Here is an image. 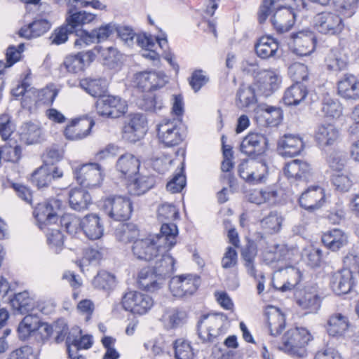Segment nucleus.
I'll return each instance as SVG.
<instances>
[{
  "instance_id": "nucleus-1",
  "label": "nucleus",
  "mask_w": 359,
  "mask_h": 359,
  "mask_svg": "<svg viewBox=\"0 0 359 359\" xmlns=\"http://www.w3.org/2000/svg\"><path fill=\"white\" fill-rule=\"evenodd\" d=\"M178 229L175 224L163 223L159 234L136 239L132 245L133 255L140 260L150 261L158 252L170 250L177 243Z\"/></svg>"
},
{
  "instance_id": "nucleus-2",
  "label": "nucleus",
  "mask_w": 359,
  "mask_h": 359,
  "mask_svg": "<svg viewBox=\"0 0 359 359\" xmlns=\"http://www.w3.org/2000/svg\"><path fill=\"white\" fill-rule=\"evenodd\" d=\"M313 339L310 332L304 327L287 331L282 339L281 349L287 354L303 358L306 355V346Z\"/></svg>"
},
{
  "instance_id": "nucleus-3",
  "label": "nucleus",
  "mask_w": 359,
  "mask_h": 359,
  "mask_svg": "<svg viewBox=\"0 0 359 359\" xmlns=\"http://www.w3.org/2000/svg\"><path fill=\"white\" fill-rule=\"evenodd\" d=\"M157 137L165 147L179 145L184 139L181 118H165L156 125Z\"/></svg>"
},
{
  "instance_id": "nucleus-4",
  "label": "nucleus",
  "mask_w": 359,
  "mask_h": 359,
  "mask_svg": "<svg viewBox=\"0 0 359 359\" xmlns=\"http://www.w3.org/2000/svg\"><path fill=\"white\" fill-rule=\"evenodd\" d=\"M313 27L318 33L327 36H338L344 29L342 17L336 12L323 11L313 18Z\"/></svg>"
},
{
  "instance_id": "nucleus-5",
  "label": "nucleus",
  "mask_w": 359,
  "mask_h": 359,
  "mask_svg": "<svg viewBox=\"0 0 359 359\" xmlns=\"http://www.w3.org/2000/svg\"><path fill=\"white\" fill-rule=\"evenodd\" d=\"M201 285V278L194 273H184L173 276L169 282V290L177 298L193 295Z\"/></svg>"
},
{
  "instance_id": "nucleus-6",
  "label": "nucleus",
  "mask_w": 359,
  "mask_h": 359,
  "mask_svg": "<svg viewBox=\"0 0 359 359\" xmlns=\"http://www.w3.org/2000/svg\"><path fill=\"white\" fill-rule=\"evenodd\" d=\"M77 182L84 188H95L102 184L104 173L101 165L96 163L81 165L74 169Z\"/></svg>"
},
{
  "instance_id": "nucleus-7",
  "label": "nucleus",
  "mask_w": 359,
  "mask_h": 359,
  "mask_svg": "<svg viewBox=\"0 0 359 359\" xmlns=\"http://www.w3.org/2000/svg\"><path fill=\"white\" fill-rule=\"evenodd\" d=\"M102 208L111 219L124 221L130 217L133 205L130 199L126 196H111L104 200Z\"/></svg>"
},
{
  "instance_id": "nucleus-8",
  "label": "nucleus",
  "mask_w": 359,
  "mask_h": 359,
  "mask_svg": "<svg viewBox=\"0 0 359 359\" xmlns=\"http://www.w3.org/2000/svg\"><path fill=\"white\" fill-rule=\"evenodd\" d=\"M294 302L305 314L316 313L321 306L322 298L316 285H307L295 291Z\"/></svg>"
},
{
  "instance_id": "nucleus-9",
  "label": "nucleus",
  "mask_w": 359,
  "mask_h": 359,
  "mask_svg": "<svg viewBox=\"0 0 359 359\" xmlns=\"http://www.w3.org/2000/svg\"><path fill=\"white\" fill-rule=\"evenodd\" d=\"M121 304L125 311L134 315L147 313L154 306L153 299L137 291H129L122 297Z\"/></svg>"
},
{
  "instance_id": "nucleus-10",
  "label": "nucleus",
  "mask_w": 359,
  "mask_h": 359,
  "mask_svg": "<svg viewBox=\"0 0 359 359\" xmlns=\"http://www.w3.org/2000/svg\"><path fill=\"white\" fill-rule=\"evenodd\" d=\"M257 90L264 96H269L280 86L282 76L278 69H261L255 76Z\"/></svg>"
},
{
  "instance_id": "nucleus-11",
  "label": "nucleus",
  "mask_w": 359,
  "mask_h": 359,
  "mask_svg": "<svg viewBox=\"0 0 359 359\" xmlns=\"http://www.w3.org/2000/svg\"><path fill=\"white\" fill-rule=\"evenodd\" d=\"M96 110L100 116L116 118L126 113L128 104L118 96L104 95L96 102Z\"/></svg>"
},
{
  "instance_id": "nucleus-12",
  "label": "nucleus",
  "mask_w": 359,
  "mask_h": 359,
  "mask_svg": "<svg viewBox=\"0 0 359 359\" xmlns=\"http://www.w3.org/2000/svg\"><path fill=\"white\" fill-rule=\"evenodd\" d=\"M166 75L163 72L145 71L135 74L133 83L142 91H150L163 87L167 83Z\"/></svg>"
},
{
  "instance_id": "nucleus-13",
  "label": "nucleus",
  "mask_w": 359,
  "mask_h": 359,
  "mask_svg": "<svg viewBox=\"0 0 359 359\" xmlns=\"http://www.w3.org/2000/svg\"><path fill=\"white\" fill-rule=\"evenodd\" d=\"M147 130V121L142 114H130L123 128V137L130 142H136L144 137Z\"/></svg>"
},
{
  "instance_id": "nucleus-14",
  "label": "nucleus",
  "mask_w": 359,
  "mask_h": 359,
  "mask_svg": "<svg viewBox=\"0 0 359 359\" xmlns=\"http://www.w3.org/2000/svg\"><path fill=\"white\" fill-rule=\"evenodd\" d=\"M60 205L61 202L57 199H51L48 202L38 204L34 211V215L40 229H44L46 226L55 224L57 222V210Z\"/></svg>"
},
{
  "instance_id": "nucleus-15",
  "label": "nucleus",
  "mask_w": 359,
  "mask_h": 359,
  "mask_svg": "<svg viewBox=\"0 0 359 359\" xmlns=\"http://www.w3.org/2000/svg\"><path fill=\"white\" fill-rule=\"evenodd\" d=\"M302 279L301 271L294 266H287L284 269H278L272 280L274 288L285 292L293 289Z\"/></svg>"
},
{
  "instance_id": "nucleus-16",
  "label": "nucleus",
  "mask_w": 359,
  "mask_h": 359,
  "mask_svg": "<svg viewBox=\"0 0 359 359\" xmlns=\"http://www.w3.org/2000/svg\"><path fill=\"white\" fill-rule=\"evenodd\" d=\"M315 43V36L312 32L302 30L291 34L289 46L295 54L306 56L314 50Z\"/></svg>"
},
{
  "instance_id": "nucleus-17",
  "label": "nucleus",
  "mask_w": 359,
  "mask_h": 359,
  "mask_svg": "<svg viewBox=\"0 0 359 359\" xmlns=\"http://www.w3.org/2000/svg\"><path fill=\"white\" fill-rule=\"evenodd\" d=\"M351 268L346 266L334 272L330 277V287L338 294L348 293L355 285V276Z\"/></svg>"
},
{
  "instance_id": "nucleus-18",
  "label": "nucleus",
  "mask_w": 359,
  "mask_h": 359,
  "mask_svg": "<svg viewBox=\"0 0 359 359\" xmlns=\"http://www.w3.org/2000/svg\"><path fill=\"white\" fill-rule=\"evenodd\" d=\"M20 141L25 145H34L44 140V130L41 125L35 121L23 122L18 128Z\"/></svg>"
},
{
  "instance_id": "nucleus-19",
  "label": "nucleus",
  "mask_w": 359,
  "mask_h": 359,
  "mask_svg": "<svg viewBox=\"0 0 359 359\" xmlns=\"http://www.w3.org/2000/svg\"><path fill=\"white\" fill-rule=\"evenodd\" d=\"M325 201L324 189L319 186H311L304 191L299 198V203L305 210L313 211L319 209Z\"/></svg>"
},
{
  "instance_id": "nucleus-20",
  "label": "nucleus",
  "mask_w": 359,
  "mask_h": 359,
  "mask_svg": "<svg viewBox=\"0 0 359 359\" xmlns=\"http://www.w3.org/2000/svg\"><path fill=\"white\" fill-rule=\"evenodd\" d=\"M95 57V55L93 50L70 54L65 57L63 65L68 72L79 74L83 72Z\"/></svg>"
},
{
  "instance_id": "nucleus-21",
  "label": "nucleus",
  "mask_w": 359,
  "mask_h": 359,
  "mask_svg": "<svg viewBox=\"0 0 359 359\" xmlns=\"http://www.w3.org/2000/svg\"><path fill=\"white\" fill-rule=\"evenodd\" d=\"M267 144L268 140L265 135L258 133H250L243 138L240 150L249 156L259 155L265 151Z\"/></svg>"
},
{
  "instance_id": "nucleus-22",
  "label": "nucleus",
  "mask_w": 359,
  "mask_h": 359,
  "mask_svg": "<svg viewBox=\"0 0 359 359\" xmlns=\"http://www.w3.org/2000/svg\"><path fill=\"white\" fill-rule=\"evenodd\" d=\"M283 171L289 180L308 182L313 177L311 165L307 162L299 159L287 162L285 165Z\"/></svg>"
},
{
  "instance_id": "nucleus-23",
  "label": "nucleus",
  "mask_w": 359,
  "mask_h": 359,
  "mask_svg": "<svg viewBox=\"0 0 359 359\" xmlns=\"http://www.w3.org/2000/svg\"><path fill=\"white\" fill-rule=\"evenodd\" d=\"M255 115L257 121L260 124L276 126L282 120L283 111L279 107L262 104L255 109Z\"/></svg>"
},
{
  "instance_id": "nucleus-24",
  "label": "nucleus",
  "mask_w": 359,
  "mask_h": 359,
  "mask_svg": "<svg viewBox=\"0 0 359 359\" xmlns=\"http://www.w3.org/2000/svg\"><path fill=\"white\" fill-rule=\"evenodd\" d=\"M337 93L346 100H359V81L351 74H344L337 82Z\"/></svg>"
},
{
  "instance_id": "nucleus-25",
  "label": "nucleus",
  "mask_w": 359,
  "mask_h": 359,
  "mask_svg": "<svg viewBox=\"0 0 359 359\" xmlns=\"http://www.w3.org/2000/svg\"><path fill=\"white\" fill-rule=\"evenodd\" d=\"M339 137V128L332 123H321L317 126L315 130V140L322 147L334 144Z\"/></svg>"
},
{
  "instance_id": "nucleus-26",
  "label": "nucleus",
  "mask_w": 359,
  "mask_h": 359,
  "mask_svg": "<svg viewBox=\"0 0 359 359\" xmlns=\"http://www.w3.org/2000/svg\"><path fill=\"white\" fill-rule=\"evenodd\" d=\"M94 122L88 118L73 120L65 129L64 134L67 139L70 140H79L87 137Z\"/></svg>"
},
{
  "instance_id": "nucleus-27",
  "label": "nucleus",
  "mask_w": 359,
  "mask_h": 359,
  "mask_svg": "<svg viewBox=\"0 0 359 359\" xmlns=\"http://www.w3.org/2000/svg\"><path fill=\"white\" fill-rule=\"evenodd\" d=\"M350 327L351 323L346 316L334 313L329 317L326 330L329 335L338 338L346 337Z\"/></svg>"
},
{
  "instance_id": "nucleus-28",
  "label": "nucleus",
  "mask_w": 359,
  "mask_h": 359,
  "mask_svg": "<svg viewBox=\"0 0 359 359\" xmlns=\"http://www.w3.org/2000/svg\"><path fill=\"white\" fill-rule=\"evenodd\" d=\"M137 283L140 289L154 292L162 287L163 279L151 269L144 268L138 273Z\"/></svg>"
},
{
  "instance_id": "nucleus-29",
  "label": "nucleus",
  "mask_w": 359,
  "mask_h": 359,
  "mask_svg": "<svg viewBox=\"0 0 359 359\" xmlns=\"http://www.w3.org/2000/svg\"><path fill=\"white\" fill-rule=\"evenodd\" d=\"M295 15L293 11L286 7L278 8L271 18L274 28L279 33L287 32L294 23Z\"/></svg>"
},
{
  "instance_id": "nucleus-30",
  "label": "nucleus",
  "mask_w": 359,
  "mask_h": 359,
  "mask_svg": "<svg viewBox=\"0 0 359 359\" xmlns=\"http://www.w3.org/2000/svg\"><path fill=\"white\" fill-rule=\"evenodd\" d=\"M278 148L282 156L292 157L303 150L304 142L299 136L287 134L279 140Z\"/></svg>"
},
{
  "instance_id": "nucleus-31",
  "label": "nucleus",
  "mask_w": 359,
  "mask_h": 359,
  "mask_svg": "<svg viewBox=\"0 0 359 359\" xmlns=\"http://www.w3.org/2000/svg\"><path fill=\"white\" fill-rule=\"evenodd\" d=\"M322 242L327 249L337 252L347 245L348 236L341 229L334 228L323 234Z\"/></svg>"
},
{
  "instance_id": "nucleus-32",
  "label": "nucleus",
  "mask_w": 359,
  "mask_h": 359,
  "mask_svg": "<svg viewBox=\"0 0 359 359\" xmlns=\"http://www.w3.org/2000/svg\"><path fill=\"white\" fill-rule=\"evenodd\" d=\"M220 326V320L217 316H205L198 324L199 337L203 341H212L218 334Z\"/></svg>"
},
{
  "instance_id": "nucleus-33",
  "label": "nucleus",
  "mask_w": 359,
  "mask_h": 359,
  "mask_svg": "<svg viewBox=\"0 0 359 359\" xmlns=\"http://www.w3.org/2000/svg\"><path fill=\"white\" fill-rule=\"evenodd\" d=\"M81 228L90 240L100 238L104 233V227L100 218L95 214L87 215L81 219Z\"/></svg>"
},
{
  "instance_id": "nucleus-34",
  "label": "nucleus",
  "mask_w": 359,
  "mask_h": 359,
  "mask_svg": "<svg viewBox=\"0 0 359 359\" xmlns=\"http://www.w3.org/2000/svg\"><path fill=\"white\" fill-rule=\"evenodd\" d=\"M140 161L135 156L131 154L121 155L116 162V170L126 179L133 178L138 174Z\"/></svg>"
},
{
  "instance_id": "nucleus-35",
  "label": "nucleus",
  "mask_w": 359,
  "mask_h": 359,
  "mask_svg": "<svg viewBox=\"0 0 359 359\" xmlns=\"http://www.w3.org/2000/svg\"><path fill=\"white\" fill-rule=\"evenodd\" d=\"M268 327L272 336L280 334L285 325V318L279 309L269 306L265 310Z\"/></svg>"
},
{
  "instance_id": "nucleus-36",
  "label": "nucleus",
  "mask_w": 359,
  "mask_h": 359,
  "mask_svg": "<svg viewBox=\"0 0 359 359\" xmlns=\"http://www.w3.org/2000/svg\"><path fill=\"white\" fill-rule=\"evenodd\" d=\"M307 95V88L300 83H296L285 90L283 101L285 105L297 106L304 102Z\"/></svg>"
},
{
  "instance_id": "nucleus-37",
  "label": "nucleus",
  "mask_w": 359,
  "mask_h": 359,
  "mask_svg": "<svg viewBox=\"0 0 359 359\" xmlns=\"http://www.w3.org/2000/svg\"><path fill=\"white\" fill-rule=\"evenodd\" d=\"M348 62L346 55L337 48L330 50L325 58V65L327 69L334 72L346 69Z\"/></svg>"
},
{
  "instance_id": "nucleus-38",
  "label": "nucleus",
  "mask_w": 359,
  "mask_h": 359,
  "mask_svg": "<svg viewBox=\"0 0 359 359\" xmlns=\"http://www.w3.org/2000/svg\"><path fill=\"white\" fill-rule=\"evenodd\" d=\"M278 43L272 37L265 36L261 37L255 45V52L262 59L275 57L278 50Z\"/></svg>"
},
{
  "instance_id": "nucleus-39",
  "label": "nucleus",
  "mask_w": 359,
  "mask_h": 359,
  "mask_svg": "<svg viewBox=\"0 0 359 359\" xmlns=\"http://www.w3.org/2000/svg\"><path fill=\"white\" fill-rule=\"evenodd\" d=\"M79 86L92 97H101L107 88V82L103 78L86 77L79 81Z\"/></svg>"
},
{
  "instance_id": "nucleus-40",
  "label": "nucleus",
  "mask_w": 359,
  "mask_h": 359,
  "mask_svg": "<svg viewBox=\"0 0 359 359\" xmlns=\"http://www.w3.org/2000/svg\"><path fill=\"white\" fill-rule=\"evenodd\" d=\"M289 251L285 245H275L268 247L263 252V260L266 264L276 268L278 263L287 258Z\"/></svg>"
},
{
  "instance_id": "nucleus-41",
  "label": "nucleus",
  "mask_w": 359,
  "mask_h": 359,
  "mask_svg": "<svg viewBox=\"0 0 359 359\" xmlns=\"http://www.w3.org/2000/svg\"><path fill=\"white\" fill-rule=\"evenodd\" d=\"M127 189L131 195L140 196L149 190L154 184L153 179L136 174L133 178L128 179Z\"/></svg>"
},
{
  "instance_id": "nucleus-42",
  "label": "nucleus",
  "mask_w": 359,
  "mask_h": 359,
  "mask_svg": "<svg viewBox=\"0 0 359 359\" xmlns=\"http://www.w3.org/2000/svg\"><path fill=\"white\" fill-rule=\"evenodd\" d=\"M69 202L72 209L81 211L88 208L91 202V197L84 189L74 188L69 192Z\"/></svg>"
},
{
  "instance_id": "nucleus-43",
  "label": "nucleus",
  "mask_w": 359,
  "mask_h": 359,
  "mask_svg": "<svg viewBox=\"0 0 359 359\" xmlns=\"http://www.w3.org/2000/svg\"><path fill=\"white\" fill-rule=\"evenodd\" d=\"M40 318L36 314H28L20 323L18 328L21 339H27L33 332L38 330L40 325Z\"/></svg>"
},
{
  "instance_id": "nucleus-44",
  "label": "nucleus",
  "mask_w": 359,
  "mask_h": 359,
  "mask_svg": "<svg viewBox=\"0 0 359 359\" xmlns=\"http://www.w3.org/2000/svg\"><path fill=\"white\" fill-rule=\"evenodd\" d=\"M283 219L277 212H271L260 220L262 230L267 234H274L280 231Z\"/></svg>"
},
{
  "instance_id": "nucleus-45",
  "label": "nucleus",
  "mask_w": 359,
  "mask_h": 359,
  "mask_svg": "<svg viewBox=\"0 0 359 359\" xmlns=\"http://www.w3.org/2000/svg\"><path fill=\"white\" fill-rule=\"evenodd\" d=\"M168 252H158V255H161V257L156 262L154 270L160 277L165 276L175 271V260Z\"/></svg>"
},
{
  "instance_id": "nucleus-46",
  "label": "nucleus",
  "mask_w": 359,
  "mask_h": 359,
  "mask_svg": "<svg viewBox=\"0 0 359 359\" xmlns=\"http://www.w3.org/2000/svg\"><path fill=\"white\" fill-rule=\"evenodd\" d=\"M257 102L254 88L251 86H242L236 93V104L240 109L249 107Z\"/></svg>"
},
{
  "instance_id": "nucleus-47",
  "label": "nucleus",
  "mask_w": 359,
  "mask_h": 359,
  "mask_svg": "<svg viewBox=\"0 0 359 359\" xmlns=\"http://www.w3.org/2000/svg\"><path fill=\"white\" fill-rule=\"evenodd\" d=\"M115 235L119 241L126 243L138 239L139 231L134 224H121L116 229Z\"/></svg>"
},
{
  "instance_id": "nucleus-48",
  "label": "nucleus",
  "mask_w": 359,
  "mask_h": 359,
  "mask_svg": "<svg viewBox=\"0 0 359 359\" xmlns=\"http://www.w3.org/2000/svg\"><path fill=\"white\" fill-rule=\"evenodd\" d=\"M11 304L13 309L20 313L29 312L33 308L34 302L29 297L27 291L17 293L11 299Z\"/></svg>"
},
{
  "instance_id": "nucleus-49",
  "label": "nucleus",
  "mask_w": 359,
  "mask_h": 359,
  "mask_svg": "<svg viewBox=\"0 0 359 359\" xmlns=\"http://www.w3.org/2000/svg\"><path fill=\"white\" fill-rule=\"evenodd\" d=\"M321 110L325 116L336 119L343 114V107L339 101L330 97L324 99Z\"/></svg>"
},
{
  "instance_id": "nucleus-50",
  "label": "nucleus",
  "mask_w": 359,
  "mask_h": 359,
  "mask_svg": "<svg viewBox=\"0 0 359 359\" xmlns=\"http://www.w3.org/2000/svg\"><path fill=\"white\" fill-rule=\"evenodd\" d=\"M257 255V250L253 243L249 242L242 251V257L245 261V266L248 274L256 277V270L254 266V259Z\"/></svg>"
},
{
  "instance_id": "nucleus-51",
  "label": "nucleus",
  "mask_w": 359,
  "mask_h": 359,
  "mask_svg": "<svg viewBox=\"0 0 359 359\" xmlns=\"http://www.w3.org/2000/svg\"><path fill=\"white\" fill-rule=\"evenodd\" d=\"M50 173L48 165H43L34 172L32 180L39 188L47 187L52 181V177Z\"/></svg>"
},
{
  "instance_id": "nucleus-52",
  "label": "nucleus",
  "mask_w": 359,
  "mask_h": 359,
  "mask_svg": "<svg viewBox=\"0 0 359 359\" xmlns=\"http://www.w3.org/2000/svg\"><path fill=\"white\" fill-rule=\"evenodd\" d=\"M92 283L99 290H110L115 285V277L105 271H102L93 278Z\"/></svg>"
},
{
  "instance_id": "nucleus-53",
  "label": "nucleus",
  "mask_w": 359,
  "mask_h": 359,
  "mask_svg": "<svg viewBox=\"0 0 359 359\" xmlns=\"http://www.w3.org/2000/svg\"><path fill=\"white\" fill-rule=\"evenodd\" d=\"M184 316L183 312L172 309L164 313L162 320L167 328L171 329L179 326L182 323Z\"/></svg>"
},
{
  "instance_id": "nucleus-54",
  "label": "nucleus",
  "mask_w": 359,
  "mask_h": 359,
  "mask_svg": "<svg viewBox=\"0 0 359 359\" xmlns=\"http://www.w3.org/2000/svg\"><path fill=\"white\" fill-rule=\"evenodd\" d=\"M47 242L49 248L56 254L60 253L64 246V236L59 229H51L47 232Z\"/></svg>"
},
{
  "instance_id": "nucleus-55",
  "label": "nucleus",
  "mask_w": 359,
  "mask_h": 359,
  "mask_svg": "<svg viewBox=\"0 0 359 359\" xmlns=\"http://www.w3.org/2000/svg\"><path fill=\"white\" fill-rule=\"evenodd\" d=\"M175 354L176 359H192L194 355L190 343L183 339L175 341Z\"/></svg>"
},
{
  "instance_id": "nucleus-56",
  "label": "nucleus",
  "mask_w": 359,
  "mask_h": 359,
  "mask_svg": "<svg viewBox=\"0 0 359 359\" xmlns=\"http://www.w3.org/2000/svg\"><path fill=\"white\" fill-rule=\"evenodd\" d=\"M15 130V124L8 114L0 115V136L3 140H7Z\"/></svg>"
},
{
  "instance_id": "nucleus-57",
  "label": "nucleus",
  "mask_w": 359,
  "mask_h": 359,
  "mask_svg": "<svg viewBox=\"0 0 359 359\" xmlns=\"http://www.w3.org/2000/svg\"><path fill=\"white\" fill-rule=\"evenodd\" d=\"M139 105L145 111L156 112L163 108V102L160 97L147 95L140 101Z\"/></svg>"
},
{
  "instance_id": "nucleus-58",
  "label": "nucleus",
  "mask_w": 359,
  "mask_h": 359,
  "mask_svg": "<svg viewBox=\"0 0 359 359\" xmlns=\"http://www.w3.org/2000/svg\"><path fill=\"white\" fill-rule=\"evenodd\" d=\"M288 74L293 80L299 83L300 81H304L307 79L309 75L308 68L302 63L295 62L289 67Z\"/></svg>"
},
{
  "instance_id": "nucleus-59",
  "label": "nucleus",
  "mask_w": 359,
  "mask_h": 359,
  "mask_svg": "<svg viewBox=\"0 0 359 359\" xmlns=\"http://www.w3.org/2000/svg\"><path fill=\"white\" fill-rule=\"evenodd\" d=\"M57 95V90L53 86H47L39 90L36 94V102L43 104H52Z\"/></svg>"
},
{
  "instance_id": "nucleus-60",
  "label": "nucleus",
  "mask_w": 359,
  "mask_h": 359,
  "mask_svg": "<svg viewBox=\"0 0 359 359\" xmlns=\"http://www.w3.org/2000/svg\"><path fill=\"white\" fill-rule=\"evenodd\" d=\"M64 151L62 148L53 145L46 149L43 154V165H53L62 159Z\"/></svg>"
},
{
  "instance_id": "nucleus-61",
  "label": "nucleus",
  "mask_w": 359,
  "mask_h": 359,
  "mask_svg": "<svg viewBox=\"0 0 359 359\" xmlns=\"http://www.w3.org/2000/svg\"><path fill=\"white\" fill-rule=\"evenodd\" d=\"M60 223L67 231L70 234H76L81 228V219L72 215H66L62 217Z\"/></svg>"
},
{
  "instance_id": "nucleus-62",
  "label": "nucleus",
  "mask_w": 359,
  "mask_h": 359,
  "mask_svg": "<svg viewBox=\"0 0 359 359\" xmlns=\"http://www.w3.org/2000/svg\"><path fill=\"white\" fill-rule=\"evenodd\" d=\"M179 217V211L176 207L170 203L162 204L158 210V217L161 221L172 220Z\"/></svg>"
},
{
  "instance_id": "nucleus-63",
  "label": "nucleus",
  "mask_w": 359,
  "mask_h": 359,
  "mask_svg": "<svg viewBox=\"0 0 359 359\" xmlns=\"http://www.w3.org/2000/svg\"><path fill=\"white\" fill-rule=\"evenodd\" d=\"M73 33L69 27L65 24L56 28L50 36L51 43L55 45L65 43L68 39V35Z\"/></svg>"
},
{
  "instance_id": "nucleus-64",
  "label": "nucleus",
  "mask_w": 359,
  "mask_h": 359,
  "mask_svg": "<svg viewBox=\"0 0 359 359\" xmlns=\"http://www.w3.org/2000/svg\"><path fill=\"white\" fill-rule=\"evenodd\" d=\"M209 81L208 76L202 70H196L192 73L189 84L195 92H198Z\"/></svg>"
}]
</instances>
